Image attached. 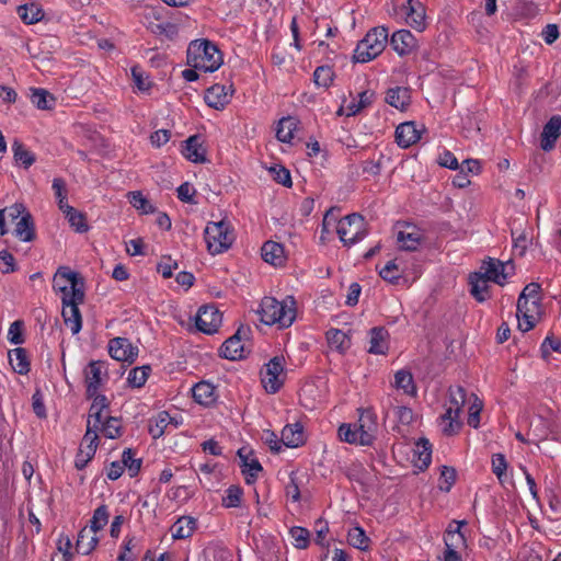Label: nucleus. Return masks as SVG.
Instances as JSON below:
<instances>
[{
    "mask_svg": "<svg viewBox=\"0 0 561 561\" xmlns=\"http://www.w3.org/2000/svg\"><path fill=\"white\" fill-rule=\"evenodd\" d=\"M54 289L60 295L65 324L72 334H78L82 328L79 305L84 300L83 283H62Z\"/></svg>",
    "mask_w": 561,
    "mask_h": 561,
    "instance_id": "obj_1",
    "label": "nucleus"
},
{
    "mask_svg": "<svg viewBox=\"0 0 561 561\" xmlns=\"http://www.w3.org/2000/svg\"><path fill=\"white\" fill-rule=\"evenodd\" d=\"M262 323L276 325L278 329L288 328L296 318V304L293 297L277 300L273 297H264L257 309Z\"/></svg>",
    "mask_w": 561,
    "mask_h": 561,
    "instance_id": "obj_2",
    "label": "nucleus"
},
{
    "mask_svg": "<svg viewBox=\"0 0 561 561\" xmlns=\"http://www.w3.org/2000/svg\"><path fill=\"white\" fill-rule=\"evenodd\" d=\"M540 293V283H528L518 298L516 318L522 332L531 330L539 319Z\"/></svg>",
    "mask_w": 561,
    "mask_h": 561,
    "instance_id": "obj_3",
    "label": "nucleus"
},
{
    "mask_svg": "<svg viewBox=\"0 0 561 561\" xmlns=\"http://www.w3.org/2000/svg\"><path fill=\"white\" fill-rule=\"evenodd\" d=\"M187 64L201 71L214 72L222 65V55L211 42L197 39L188 45Z\"/></svg>",
    "mask_w": 561,
    "mask_h": 561,
    "instance_id": "obj_4",
    "label": "nucleus"
},
{
    "mask_svg": "<svg viewBox=\"0 0 561 561\" xmlns=\"http://www.w3.org/2000/svg\"><path fill=\"white\" fill-rule=\"evenodd\" d=\"M376 422L370 412H363L357 423H344L339 427L341 440L355 445H370L375 438Z\"/></svg>",
    "mask_w": 561,
    "mask_h": 561,
    "instance_id": "obj_5",
    "label": "nucleus"
},
{
    "mask_svg": "<svg viewBox=\"0 0 561 561\" xmlns=\"http://www.w3.org/2000/svg\"><path fill=\"white\" fill-rule=\"evenodd\" d=\"M388 42V28L377 26L371 28L357 44L353 59L356 62H368L378 57L386 48Z\"/></svg>",
    "mask_w": 561,
    "mask_h": 561,
    "instance_id": "obj_6",
    "label": "nucleus"
},
{
    "mask_svg": "<svg viewBox=\"0 0 561 561\" xmlns=\"http://www.w3.org/2000/svg\"><path fill=\"white\" fill-rule=\"evenodd\" d=\"M466 402L467 396L463 388L454 387L449 389L445 413L440 417V427L445 434H454L460 428V413Z\"/></svg>",
    "mask_w": 561,
    "mask_h": 561,
    "instance_id": "obj_7",
    "label": "nucleus"
},
{
    "mask_svg": "<svg viewBox=\"0 0 561 561\" xmlns=\"http://www.w3.org/2000/svg\"><path fill=\"white\" fill-rule=\"evenodd\" d=\"M204 233L207 249L211 254L224 253L234 240L233 230L227 220L208 222Z\"/></svg>",
    "mask_w": 561,
    "mask_h": 561,
    "instance_id": "obj_8",
    "label": "nucleus"
},
{
    "mask_svg": "<svg viewBox=\"0 0 561 561\" xmlns=\"http://www.w3.org/2000/svg\"><path fill=\"white\" fill-rule=\"evenodd\" d=\"M515 275V264L512 260L505 262L488 257L481 263L478 271L469 274L468 280H500L511 278Z\"/></svg>",
    "mask_w": 561,
    "mask_h": 561,
    "instance_id": "obj_9",
    "label": "nucleus"
},
{
    "mask_svg": "<svg viewBox=\"0 0 561 561\" xmlns=\"http://www.w3.org/2000/svg\"><path fill=\"white\" fill-rule=\"evenodd\" d=\"M336 233L347 247L362 241L368 233L365 218L357 213L345 216L337 221Z\"/></svg>",
    "mask_w": 561,
    "mask_h": 561,
    "instance_id": "obj_10",
    "label": "nucleus"
},
{
    "mask_svg": "<svg viewBox=\"0 0 561 561\" xmlns=\"http://www.w3.org/2000/svg\"><path fill=\"white\" fill-rule=\"evenodd\" d=\"M284 358L275 356L261 373V382L268 393L277 392L285 381Z\"/></svg>",
    "mask_w": 561,
    "mask_h": 561,
    "instance_id": "obj_11",
    "label": "nucleus"
},
{
    "mask_svg": "<svg viewBox=\"0 0 561 561\" xmlns=\"http://www.w3.org/2000/svg\"><path fill=\"white\" fill-rule=\"evenodd\" d=\"M222 316L214 306L201 307L195 317V325L197 330L205 334L216 333L220 328Z\"/></svg>",
    "mask_w": 561,
    "mask_h": 561,
    "instance_id": "obj_12",
    "label": "nucleus"
},
{
    "mask_svg": "<svg viewBox=\"0 0 561 561\" xmlns=\"http://www.w3.org/2000/svg\"><path fill=\"white\" fill-rule=\"evenodd\" d=\"M87 392L90 397L96 396L100 387L106 379V365L104 362L95 360L89 363L84 369Z\"/></svg>",
    "mask_w": 561,
    "mask_h": 561,
    "instance_id": "obj_13",
    "label": "nucleus"
},
{
    "mask_svg": "<svg viewBox=\"0 0 561 561\" xmlns=\"http://www.w3.org/2000/svg\"><path fill=\"white\" fill-rule=\"evenodd\" d=\"M98 439V432L87 430L76 456V467L79 470L83 469L94 457L99 445Z\"/></svg>",
    "mask_w": 561,
    "mask_h": 561,
    "instance_id": "obj_14",
    "label": "nucleus"
},
{
    "mask_svg": "<svg viewBox=\"0 0 561 561\" xmlns=\"http://www.w3.org/2000/svg\"><path fill=\"white\" fill-rule=\"evenodd\" d=\"M108 353L115 360L131 363L137 357L138 350L127 339L115 337L108 343Z\"/></svg>",
    "mask_w": 561,
    "mask_h": 561,
    "instance_id": "obj_15",
    "label": "nucleus"
},
{
    "mask_svg": "<svg viewBox=\"0 0 561 561\" xmlns=\"http://www.w3.org/2000/svg\"><path fill=\"white\" fill-rule=\"evenodd\" d=\"M392 49L401 57L412 54L417 47V41L408 30L396 31L391 38Z\"/></svg>",
    "mask_w": 561,
    "mask_h": 561,
    "instance_id": "obj_16",
    "label": "nucleus"
},
{
    "mask_svg": "<svg viewBox=\"0 0 561 561\" xmlns=\"http://www.w3.org/2000/svg\"><path fill=\"white\" fill-rule=\"evenodd\" d=\"M465 524V520H453L449 523L444 537L445 550L459 552L461 549L466 548V538L461 531V527Z\"/></svg>",
    "mask_w": 561,
    "mask_h": 561,
    "instance_id": "obj_17",
    "label": "nucleus"
},
{
    "mask_svg": "<svg viewBox=\"0 0 561 561\" xmlns=\"http://www.w3.org/2000/svg\"><path fill=\"white\" fill-rule=\"evenodd\" d=\"M422 130L414 122L401 123L396 129V141L401 148H408L421 139Z\"/></svg>",
    "mask_w": 561,
    "mask_h": 561,
    "instance_id": "obj_18",
    "label": "nucleus"
},
{
    "mask_svg": "<svg viewBox=\"0 0 561 561\" xmlns=\"http://www.w3.org/2000/svg\"><path fill=\"white\" fill-rule=\"evenodd\" d=\"M107 417L106 399L96 396L89 411L87 430L98 432L102 422Z\"/></svg>",
    "mask_w": 561,
    "mask_h": 561,
    "instance_id": "obj_19",
    "label": "nucleus"
},
{
    "mask_svg": "<svg viewBox=\"0 0 561 561\" xmlns=\"http://www.w3.org/2000/svg\"><path fill=\"white\" fill-rule=\"evenodd\" d=\"M206 104L215 110H222L230 101L229 89L224 84H214L205 92Z\"/></svg>",
    "mask_w": 561,
    "mask_h": 561,
    "instance_id": "obj_20",
    "label": "nucleus"
},
{
    "mask_svg": "<svg viewBox=\"0 0 561 561\" xmlns=\"http://www.w3.org/2000/svg\"><path fill=\"white\" fill-rule=\"evenodd\" d=\"M561 135V116H552L543 126L541 134V148L545 151H550L554 147L556 140Z\"/></svg>",
    "mask_w": 561,
    "mask_h": 561,
    "instance_id": "obj_21",
    "label": "nucleus"
},
{
    "mask_svg": "<svg viewBox=\"0 0 561 561\" xmlns=\"http://www.w3.org/2000/svg\"><path fill=\"white\" fill-rule=\"evenodd\" d=\"M405 11V23L417 32L426 28L425 9L421 2L403 5Z\"/></svg>",
    "mask_w": 561,
    "mask_h": 561,
    "instance_id": "obj_22",
    "label": "nucleus"
},
{
    "mask_svg": "<svg viewBox=\"0 0 561 561\" xmlns=\"http://www.w3.org/2000/svg\"><path fill=\"white\" fill-rule=\"evenodd\" d=\"M327 343L330 351L345 354L352 345V340L346 332L332 328L327 332Z\"/></svg>",
    "mask_w": 561,
    "mask_h": 561,
    "instance_id": "obj_23",
    "label": "nucleus"
},
{
    "mask_svg": "<svg viewBox=\"0 0 561 561\" xmlns=\"http://www.w3.org/2000/svg\"><path fill=\"white\" fill-rule=\"evenodd\" d=\"M385 101L397 110L405 111L411 102L410 89L398 85L389 88L386 92Z\"/></svg>",
    "mask_w": 561,
    "mask_h": 561,
    "instance_id": "obj_24",
    "label": "nucleus"
},
{
    "mask_svg": "<svg viewBox=\"0 0 561 561\" xmlns=\"http://www.w3.org/2000/svg\"><path fill=\"white\" fill-rule=\"evenodd\" d=\"M184 144L182 153L187 160L194 163H204L206 161V149L203 147L199 136H191Z\"/></svg>",
    "mask_w": 561,
    "mask_h": 561,
    "instance_id": "obj_25",
    "label": "nucleus"
},
{
    "mask_svg": "<svg viewBox=\"0 0 561 561\" xmlns=\"http://www.w3.org/2000/svg\"><path fill=\"white\" fill-rule=\"evenodd\" d=\"M389 350V333L383 328H373L369 332L368 352L385 355Z\"/></svg>",
    "mask_w": 561,
    "mask_h": 561,
    "instance_id": "obj_26",
    "label": "nucleus"
},
{
    "mask_svg": "<svg viewBox=\"0 0 561 561\" xmlns=\"http://www.w3.org/2000/svg\"><path fill=\"white\" fill-rule=\"evenodd\" d=\"M238 455L242 461V473L244 476L245 482L251 484L257 478V474L262 471V466L245 448L239 449Z\"/></svg>",
    "mask_w": 561,
    "mask_h": 561,
    "instance_id": "obj_27",
    "label": "nucleus"
},
{
    "mask_svg": "<svg viewBox=\"0 0 561 561\" xmlns=\"http://www.w3.org/2000/svg\"><path fill=\"white\" fill-rule=\"evenodd\" d=\"M244 343L241 341V331L226 340L220 347V355L227 359L236 360L243 357Z\"/></svg>",
    "mask_w": 561,
    "mask_h": 561,
    "instance_id": "obj_28",
    "label": "nucleus"
},
{
    "mask_svg": "<svg viewBox=\"0 0 561 561\" xmlns=\"http://www.w3.org/2000/svg\"><path fill=\"white\" fill-rule=\"evenodd\" d=\"M13 234L23 242H31L35 239L34 221L28 210L15 222Z\"/></svg>",
    "mask_w": 561,
    "mask_h": 561,
    "instance_id": "obj_29",
    "label": "nucleus"
},
{
    "mask_svg": "<svg viewBox=\"0 0 561 561\" xmlns=\"http://www.w3.org/2000/svg\"><path fill=\"white\" fill-rule=\"evenodd\" d=\"M392 387L410 397L417 393L412 373L404 368L394 373Z\"/></svg>",
    "mask_w": 561,
    "mask_h": 561,
    "instance_id": "obj_30",
    "label": "nucleus"
},
{
    "mask_svg": "<svg viewBox=\"0 0 561 561\" xmlns=\"http://www.w3.org/2000/svg\"><path fill=\"white\" fill-rule=\"evenodd\" d=\"M261 255L264 262L273 266H280L285 262L284 247L274 241H266L263 244Z\"/></svg>",
    "mask_w": 561,
    "mask_h": 561,
    "instance_id": "obj_31",
    "label": "nucleus"
},
{
    "mask_svg": "<svg viewBox=\"0 0 561 561\" xmlns=\"http://www.w3.org/2000/svg\"><path fill=\"white\" fill-rule=\"evenodd\" d=\"M432 459L431 444L425 438H420L413 448L412 461L414 467L423 470L428 467Z\"/></svg>",
    "mask_w": 561,
    "mask_h": 561,
    "instance_id": "obj_32",
    "label": "nucleus"
},
{
    "mask_svg": "<svg viewBox=\"0 0 561 561\" xmlns=\"http://www.w3.org/2000/svg\"><path fill=\"white\" fill-rule=\"evenodd\" d=\"M192 391L194 400L204 407L211 405L217 399L215 386L207 381L197 382Z\"/></svg>",
    "mask_w": 561,
    "mask_h": 561,
    "instance_id": "obj_33",
    "label": "nucleus"
},
{
    "mask_svg": "<svg viewBox=\"0 0 561 561\" xmlns=\"http://www.w3.org/2000/svg\"><path fill=\"white\" fill-rule=\"evenodd\" d=\"M197 526V520L192 516H182L171 527L172 538L186 539L190 538Z\"/></svg>",
    "mask_w": 561,
    "mask_h": 561,
    "instance_id": "obj_34",
    "label": "nucleus"
},
{
    "mask_svg": "<svg viewBox=\"0 0 561 561\" xmlns=\"http://www.w3.org/2000/svg\"><path fill=\"white\" fill-rule=\"evenodd\" d=\"M400 248L408 251H415L422 242V233L415 227L408 226L400 230L397 236Z\"/></svg>",
    "mask_w": 561,
    "mask_h": 561,
    "instance_id": "obj_35",
    "label": "nucleus"
},
{
    "mask_svg": "<svg viewBox=\"0 0 561 561\" xmlns=\"http://www.w3.org/2000/svg\"><path fill=\"white\" fill-rule=\"evenodd\" d=\"M26 207L22 203H14L3 209H0V236L8 233L5 222L15 224L26 211Z\"/></svg>",
    "mask_w": 561,
    "mask_h": 561,
    "instance_id": "obj_36",
    "label": "nucleus"
},
{
    "mask_svg": "<svg viewBox=\"0 0 561 561\" xmlns=\"http://www.w3.org/2000/svg\"><path fill=\"white\" fill-rule=\"evenodd\" d=\"M198 470L202 474L199 482L208 490L214 488L221 479V472L216 462L207 461L202 463Z\"/></svg>",
    "mask_w": 561,
    "mask_h": 561,
    "instance_id": "obj_37",
    "label": "nucleus"
},
{
    "mask_svg": "<svg viewBox=\"0 0 561 561\" xmlns=\"http://www.w3.org/2000/svg\"><path fill=\"white\" fill-rule=\"evenodd\" d=\"M99 541L98 534L84 527L78 535L76 545L77 551L83 556H88L96 548Z\"/></svg>",
    "mask_w": 561,
    "mask_h": 561,
    "instance_id": "obj_38",
    "label": "nucleus"
},
{
    "mask_svg": "<svg viewBox=\"0 0 561 561\" xmlns=\"http://www.w3.org/2000/svg\"><path fill=\"white\" fill-rule=\"evenodd\" d=\"M304 431L299 423L286 425L282 431V443L286 447L296 448L304 444Z\"/></svg>",
    "mask_w": 561,
    "mask_h": 561,
    "instance_id": "obj_39",
    "label": "nucleus"
},
{
    "mask_svg": "<svg viewBox=\"0 0 561 561\" xmlns=\"http://www.w3.org/2000/svg\"><path fill=\"white\" fill-rule=\"evenodd\" d=\"M297 119L291 116L280 118L276 129L277 139L282 142L289 144L294 138V133L297 129Z\"/></svg>",
    "mask_w": 561,
    "mask_h": 561,
    "instance_id": "obj_40",
    "label": "nucleus"
},
{
    "mask_svg": "<svg viewBox=\"0 0 561 561\" xmlns=\"http://www.w3.org/2000/svg\"><path fill=\"white\" fill-rule=\"evenodd\" d=\"M18 14L26 24L37 23L44 18L42 8L33 2L18 7Z\"/></svg>",
    "mask_w": 561,
    "mask_h": 561,
    "instance_id": "obj_41",
    "label": "nucleus"
},
{
    "mask_svg": "<svg viewBox=\"0 0 561 561\" xmlns=\"http://www.w3.org/2000/svg\"><path fill=\"white\" fill-rule=\"evenodd\" d=\"M31 102L39 110H50L55 105V98L45 89H31Z\"/></svg>",
    "mask_w": 561,
    "mask_h": 561,
    "instance_id": "obj_42",
    "label": "nucleus"
},
{
    "mask_svg": "<svg viewBox=\"0 0 561 561\" xmlns=\"http://www.w3.org/2000/svg\"><path fill=\"white\" fill-rule=\"evenodd\" d=\"M9 362L14 371L26 374L30 370V363L25 350L18 347L9 352Z\"/></svg>",
    "mask_w": 561,
    "mask_h": 561,
    "instance_id": "obj_43",
    "label": "nucleus"
},
{
    "mask_svg": "<svg viewBox=\"0 0 561 561\" xmlns=\"http://www.w3.org/2000/svg\"><path fill=\"white\" fill-rule=\"evenodd\" d=\"M243 500V490L241 486L232 484L226 489L221 499V505L226 508L240 507Z\"/></svg>",
    "mask_w": 561,
    "mask_h": 561,
    "instance_id": "obj_44",
    "label": "nucleus"
},
{
    "mask_svg": "<svg viewBox=\"0 0 561 561\" xmlns=\"http://www.w3.org/2000/svg\"><path fill=\"white\" fill-rule=\"evenodd\" d=\"M128 201L140 214L148 215L156 211V207L139 191L129 192Z\"/></svg>",
    "mask_w": 561,
    "mask_h": 561,
    "instance_id": "obj_45",
    "label": "nucleus"
},
{
    "mask_svg": "<svg viewBox=\"0 0 561 561\" xmlns=\"http://www.w3.org/2000/svg\"><path fill=\"white\" fill-rule=\"evenodd\" d=\"M110 514L108 510L105 505L99 506L94 512L93 516L90 520V525L88 526V529L99 533L102 530L108 523Z\"/></svg>",
    "mask_w": 561,
    "mask_h": 561,
    "instance_id": "obj_46",
    "label": "nucleus"
},
{
    "mask_svg": "<svg viewBox=\"0 0 561 561\" xmlns=\"http://www.w3.org/2000/svg\"><path fill=\"white\" fill-rule=\"evenodd\" d=\"M171 420L172 419L168 412H159L149 426V432L152 437L158 438L162 436L164 434V430L171 423Z\"/></svg>",
    "mask_w": 561,
    "mask_h": 561,
    "instance_id": "obj_47",
    "label": "nucleus"
},
{
    "mask_svg": "<svg viewBox=\"0 0 561 561\" xmlns=\"http://www.w3.org/2000/svg\"><path fill=\"white\" fill-rule=\"evenodd\" d=\"M468 424L477 428L480 425V413L483 408L482 401L477 396L471 394L468 399Z\"/></svg>",
    "mask_w": 561,
    "mask_h": 561,
    "instance_id": "obj_48",
    "label": "nucleus"
},
{
    "mask_svg": "<svg viewBox=\"0 0 561 561\" xmlns=\"http://www.w3.org/2000/svg\"><path fill=\"white\" fill-rule=\"evenodd\" d=\"M98 432H101L105 437L110 439L117 438L122 434L121 421L116 417L108 416L102 422Z\"/></svg>",
    "mask_w": 561,
    "mask_h": 561,
    "instance_id": "obj_49",
    "label": "nucleus"
},
{
    "mask_svg": "<svg viewBox=\"0 0 561 561\" xmlns=\"http://www.w3.org/2000/svg\"><path fill=\"white\" fill-rule=\"evenodd\" d=\"M289 536L293 545L297 549H306L310 542V533L308 529L299 526H294L289 529Z\"/></svg>",
    "mask_w": 561,
    "mask_h": 561,
    "instance_id": "obj_50",
    "label": "nucleus"
},
{
    "mask_svg": "<svg viewBox=\"0 0 561 561\" xmlns=\"http://www.w3.org/2000/svg\"><path fill=\"white\" fill-rule=\"evenodd\" d=\"M347 540L351 546L359 550L368 549L369 539L360 527L351 528L347 534Z\"/></svg>",
    "mask_w": 561,
    "mask_h": 561,
    "instance_id": "obj_51",
    "label": "nucleus"
},
{
    "mask_svg": "<svg viewBox=\"0 0 561 561\" xmlns=\"http://www.w3.org/2000/svg\"><path fill=\"white\" fill-rule=\"evenodd\" d=\"M334 71L329 66L317 67L313 72V81L318 87L329 88L333 81Z\"/></svg>",
    "mask_w": 561,
    "mask_h": 561,
    "instance_id": "obj_52",
    "label": "nucleus"
},
{
    "mask_svg": "<svg viewBox=\"0 0 561 561\" xmlns=\"http://www.w3.org/2000/svg\"><path fill=\"white\" fill-rule=\"evenodd\" d=\"M121 462L124 466V469H127L130 477L138 474L141 467V459L136 458L131 449L123 451Z\"/></svg>",
    "mask_w": 561,
    "mask_h": 561,
    "instance_id": "obj_53",
    "label": "nucleus"
},
{
    "mask_svg": "<svg viewBox=\"0 0 561 561\" xmlns=\"http://www.w3.org/2000/svg\"><path fill=\"white\" fill-rule=\"evenodd\" d=\"M149 373L150 367L148 366L133 368L128 374L127 381L131 387L140 388L146 383Z\"/></svg>",
    "mask_w": 561,
    "mask_h": 561,
    "instance_id": "obj_54",
    "label": "nucleus"
},
{
    "mask_svg": "<svg viewBox=\"0 0 561 561\" xmlns=\"http://www.w3.org/2000/svg\"><path fill=\"white\" fill-rule=\"evenodd\" d=\"M68 219L69 225L79 233L87 232L89 229V226L87 224L85 216L78 211L76 208L70 210L68 214L65 215Z\"/></svg>",
    "mask_w": 561,
    "mask_h": 561,
    "instance_id": "obj_55",
    "label": "nucleus"
},
{
    "mask_svg": "<svg viewBox=\"0 0 561 561\" xmlns=\"http://www.w3.org/2000/svg\"><path fill=\"white\" fill-rule=\"evenodd\" d=\"M12 149L16 162L21 163L25 168H28L33 164V154L27 149H25V147L21 142L14 141L12 145Z\"/></svg>",
    "mask_w": 561,
    "mask_h": 561,
    "instance_id": "obj_56",
    "label": "nucleus"
},
{
    "mask_svg": "<svg viewBox=\"0 0 561 561\" xmlns=\"http://www.w3.org/2000/svg\"><path fill=\"white\" fill-rule=\"evenodd\" d=\"M468 291L478 302H484L491 297V288L488 283H469Z\"/></svg>",
    "mask_w": 561,
    "mask_h": 561,
    "instance_id": "obj_57",
    "label": "nucleus"
},
{
    "mask_svg": "<svg viewBox=\"0 0 561 561\" xmlns=\"http://www.w3.org/2000/svg\"><path fill=\"white\" fill-rule=\"evenodd\" d=\"M456 481V470L454 468L443 466L438 479V488L444 492H448Z\"/></svg>",
    "mask_w": 561,
    "mask_h": 561,
    "instance_id": "obj_58",
    "label": "nucleus"
},
{
    "mask_svg": "<svg viewBox=\"0 0 561 561\" xmlns=\"http://www.w3.org/2000/svg\"><path fill=\"white\" fill-rule=\"evenodd\" d=\"M491 465L493 473L497 477L500 482H504L507 469V461L505 459V456L503 454H494L492 456Z\"/></svg>",
    "mask_w": 561,
    "mask_h": 561,
    "instance_id": "obj_59",
    "label": "nucleus"
},
{
    "mask_svg": "<svg viewBox=\"0 0 561 561\" xmlns=\"http://www.w3.org/2000/svg\"><path fill=\"white\" fill-rule=\"evenodd\" d=\"M540 350L543 357L550 356L553 352L561 354V339L553 335L547 336Z\"/></svg>",
    "mask_w": 561,
    "mask_h": 561,
    "instance_id": "obj_60",
    "label": "nucleus"
},
{
    "mask_svg": "<svg viewBox=\"0 0 561 561\" xmlns=\"http://www.w3.org/2000/svg\"><path fill=\"white\" fill-rule=\"evenodd\" d=\"M57 550L62 554L65 561L72 560V542L68 535L60 534L57 539Z\"/></svg>",
    "mask_w": 561,
    "mask_h": 561,
    "instance_id": "obj_61",
    "label": "nucleus"
},
{
    "mask_svg": "<svg viewBox=\"0 0 561 561\" xmlns=\"http://www.w3.org/2000/svg\"><path fill=\"white\" fill-rule=\"evenodd\" d=\"M131 77L134 84L137 87L140 91H148L151 87V82L148 79L147 76H145V72L139 67H133L131 68Z\"/></svg>",
    "mask_w": 561,
    "mask_h": 561,
    "instance_id": "obj_62",
    "label": "nucleus"
},
{
    "mask_svg": "<svg viewBox=\"0 0 561 561\" xmlns=\"http://www.w3.org/2000/svg\"><path fill=\"white\" fill-rule=\"evenodd\" d=\"M176 268H178L176 261L172 260L170 256L162 257L161 261L157 265V271L163 278L172 277L173 271Z\"/></svg>",
    "mask_w": 561,
    "mask_h": 561,
    "instance_id": "obj_63",
    "label": "nucleus"
},
{
    "mask_svg": "<svg viewBox=\"0 0 561 561\" xmlns=\"http://www.w3.org/2000/svg\"><path fill=\"white\" fill-rule=\"evenodd\" d=\"M176 192H178V198L181 202L188 203V204H196V201L194 199L196 190L188 182L181 184L178 187Z\"/></svg>",
    "mask_w": 561,
    "mask_h": 561,
    "instance_id": "obj_64",
    "label": "nucleus"
}]
</instances>
